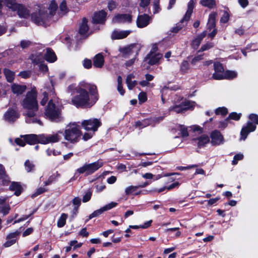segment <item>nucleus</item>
Instances as JSON below:
<instances>
[{
    "mask_svg": "<svg viewBox=\"0 0 258 258\" xmlns=\"http://www.w3.org/2000/svg\"><path fill=\"white\" fill-rule=\"evenodd\" d=\"M45 60L49 62H54L56 59V56L54 51L50 48H47L44 54Z\"/></svg>",
    "mask_w": 258,
    "mask_h": 258,
    "instance_id": "obj_24",
    "label": "nucleus"
},
{
    "mask_svg": "<svg viewBox=\"0 0 258 258\" xmlns=\"http://www.w3.org/2000/svg\"><path fill=\"white\" fill-rule=\"evenodd\" d=\"M117 4L113 1H109L108 3V8L109 11H112L116 8Z\"/></svg>",
    "mask_w": 258,
    "mask_h": 258,
    "instance_id": "obj_62",
    "label": "nucleus"
},
{
    "mask_svg": "<svg viewBox=\"0 0 258 258\" xmlns=\"http://www.w3.org/2000/svg\"><path fill=\"white\" fill-rule=\"evenodd\" d=\"M92 61L91 60L88 59H85L83 61V66L86 69H90L92 67Z\"/></svg>",
    "mask_w": 258,
    "mask_h": 258,
    "instance_id": "obj_64",
    "label": "nucleus"
},
{
    "mask_svg": "<svg viewBox=\"0 0 258 258\" xmlns=\"http://www.w3.org/2000/svg\"><path fill=\"white\" fill-rule=\"evenodd\" d=\"M228 113V110L226 107H219L215 110V113L217 115H225Z\"/></svg>",
    "mask_w": 258,
    "mask_h": 258,
    "instance_id": "obj_47",
    "label": "nucleus"
},
{
    "mask_svg": "<svg viewBox=\"0 0 258 258\" xmlns=\"http://www.w3.org/2000/svg\"><path fill=\"white\" fill-rule=\"evenodd\" d=\"M81 132L78 125L74 122L68 125L64 131V138L71 143L75 144L81 139Z\"/></svg>",
    "mask_w": 258,
    "mask_h": 258,
    "instance_id": "obj_5",
    "label": "nucleus"
},
{
    "mask_svg": "<svg viewBox=\"0 0 258 258\" xmlns=\"http://www.w3.org/2000/svg\"><path fill=\"white\" fill-rule=\"evenodd\" d=\"M229 18V14L226 12L224 11V14L220 19V22L223 23H227Z\"/></svg>",
    "mask_w": 258,
    "mask_h": 258,
    "instance_id": "obj_60",
    "label": "nucleus"
},
{
    "mask_svg": "<svg viewBox=\"0 0 258 258\" xmlns=\"http://www.w3.org/2000/svg\"><path fill=\"white\" fill-rule=\"evenodd\" d=\"M178 130L180 132L181 138L184 139L188 137L189 134L187 131V127L183 125H179L177 127Z\"/></svg>",
    "mask_w": 258,
    "mask_h": 258,
    "instance_id": "obj_38",
    "label": "nucleus"
},
{
    "mask_svg": "<svg viewBox=\"0 0 258 258\" xmlns=\"http://www.w3.org/2000/svg\"><path fill=\"white\" fill-rule=\"evenodd\" d=\"M68 90L72 94H77L72 99V104L77 107L90 108L98 99L96 86L85 82L77 85L72 84Z\"/></svg>",
    "mask_w": 258,
    "mask_h": 258,
    "instance_id": "obj_1",
    "label": "nucleus"
},
{
    "mask_svg": "<svg viewBox=\"0 0 258 258\" xmlns=\"http://www.w3.org/2000/svg\"><path fill=\"white\" fill-rule=\"evenodd\" d=\"M196 102L179 98L177 101L175 102V104L173 107L169 109V111H173L176 113H181L187 109H193L196 106Z\"/></svg>",
    "mask_w": 258,
    "mask_h": 258,
    "instance_id": "obj_7",
    "label": "nucleus"
},
{
    "mask_svg": "<svg viewBox=\"0 0 258 258\" xmlns=\"http://www.w3.org/2000/svg\"><path fill=\"white\" fill-rule=\"evenodd\" d=\"M156 48V47H153L146 58L148 60V63L150 65L158 64L162 58L163 55L161 53H155Z\"/></svg>",
    "mask_w": 258,
    "mask_h": 258,
    "instance_id": "obj_12",
    "label": "nucleus"
},
{
    "mask_svg": "<svg viewBox=\"0 0 258 258\" xmlns=\"http://www.w3.org/2000/svg\"><path fill=\"white\" fill-rule=\"evenodd\" d=\"M68 218V215L62 213L57 222V227L59 228L63 227L66 224V219Z\"/></svg>",
    "mask_w": 258,
    "mask_h": 258,
    "instance_id": "obj_39",
    "label": "nucleus"
},
{
    "mask_svg": "<svg viewBox=\"0 0 258 258\" xmlns=\"http://www.w3.org/2000/svg\"><path fill=\"white\" fill-rule=\"evenodd\" d=\"M189 68V64L188 61L183 60L180 64L179 71L180 73L184 75L188 73Z\"/></svg>",
    "mask_w": 258,
    "mask_h": 258,
    "instance_id": "obj_34",
    "label": "nucleus"
},
{
    "mask_svg": "<svg viewBox=\"0 0 258 258\" xmlns=\"http://www.w3.org/2000/svg\"><path fill=\"white\" fill-rule=\"evenodd\" d=\"M131 32V31H114L111 35V38L112 39H123L126 37Z\"/></svg>",
    "mask_w": 258,
    "mask_h": 258,
    "instance_id": "obj_19",
    "label": "nucleus"
},
{
    "mask_svg": "<svg viewBox=\"0 0 258 258\" xmlns=\"http://www.w3.org/2000/svg\"><path fill=\"white\" fill-rule=\"evenodd\" d=\"M194 133L198 132L201 134L203 132V128L198 125H193L189 127Z\"/></svg>",
    "mask_w": 258,
    "mask_h": 258,
    "instance_id": "obj_50",
    "label": "nucleus"
},
{
    "mask_svg": "<svg viewBox=\"0 0 258 258\" xmlns=\"http://www.w3.org/2000/svg\"><path fill=\"white\" fill-rule=\"evenodd\" d=\"M107 13L104 10H101L94 13L92 17L94 24H103L106 21Z\"/></svg>",
    "mask_w": 258,
    "mask_h": 258,
    "instance_id": "obj_13",
    "label": "nucleus"
},
{
    "mask_svg": "<svg viewBox=\"0 0 258 258\" xmlns=\"http://www.w3.org/2000/svg\"><path fill=\"white\" fill-rule=\"evenodd\" d=\"M82 127L87 131L95 132L101 125V122L97 118L84 120L81 123Z\"/></svg>",
    "mask_w": 258,
    "mask_h": 258,
    "instance_id": "obj_10",
    "label": "nucleus"
},
{
    "mask_svg": "<svg viewBox=\"0 0 258 258\" xmlns=\"http://www.w3.org/2000/svg\"><path fill=\"white\" fill-rule=\"evenodd\" d=\"M163 117H154L150 118H146L142 121H138L135 122V126L139 128H143L149 125L155 126L156 123L162 120Z\"/></svg>",
    "mask_w": 258,
    "mask_h": 258,
    "instance_id": "obj_11",
    "label": "nucleus"
},
{
    "mask_svg": "<svg viewBox=\"0 0 258 258\" xmlns=\"http://www.w3.org/2000/svg\"><path fill=\"white\" fill-rule=\"evenodd\" d=\"M0 182L3 186H7L10 183V177L7 174L0 177Z\"/></svg>",
    "mask_w": 258,
    "mask_h": 258,
    "instance_id": "obj_42",
    "label": "nucleus"
},
{
    "mask_svg": "<svg viewBox=\"0 0 258 258\" xmlns=\"http://www.w3.org/2000/svg\"><path fill=\"white\" fill-rule=\"evenodd\" d=\"M151 18L147 14L139 15L137 20V25L139 28L146 27L150 22Z\"/></svg>",
    "mask_w": 258,
    "mask_h": 258,
    "instance_id": "obj_16",
    "label": "nucleus"
},
{
    "mask_svg": "<svg viewBox=\"0 0 258 258\" xmlns=\"http://www.w3.org/2000/svg\"><path fill=\"white\" fill-rule=\"evenodd\" d=\"M249 118L253 123L248 121L246 124L242 126L240 131V140L244 141L250 133L256 130V124H258V115L255 114H251L249 115Z\"/></svg>",
    "mask_w": 258,
    "mask_h": 258,
    "instance_id": "obj_6",
    "label": "nucleus"
},
{
    "mask_svg": "<svg viewBox=\"0 0 258 258\" xmlns=\"http://www.w3.org/2000/svg\"><path fill=\"white\" fill-rule=\"evenodd\" d=\"M16 242V240L14 239H7V241L3 245L5 247H9L14 244Z\"/></svg>",
    "mask_w": 258,
    "mask_h": 258,
    "instance_id": "obj_63",
    "label": "nucleus"
},
{
    "mask_svg": "<svg viewBox=\"0 0 258 258\" xmlns=\"http://www.w3.org/2000/svg\"><path fill=\"white\" fill-rule=\"evenodd\" d=\"M89 132L85 133L84 135L83 136V139L87 141L88 140L92 138V137L94 135V132H91V131H88Z\"/></svg>",
    "mask_w": 258,
    "mask_h": 258,
    "instance_id": "obj_58",
    "label": "nucleus"
},
{
    "mask_svg": "<svg viewBox=\"0 0 258 258\" xmlns=\"http://www.w3.org/2000/svg\"><path fill=\"white\" fill-rule=\"evenodd\" d=\"M104 212H105V210H104L103 208L102 207L100 209L97 210L95 211H94L92 214H91L89 216L88 219H87L86 220V222H87L89 220H90L92 219L94 217H97L99 216L100 215L102 214Z\"/></svg>",
    "mask_w": 258,
    "mask_h": 258,
    "instance_id": "obj_41",
    "label": "nucleus"
},
{
    "mask_svg": "<svg viewBox=\"0 0 258 258\" xmlns=\"http://www.w3.org/2000/svg\"><path fill=\"white\" fill-rule=\"evenodd\" d=\"M237 74L235 71H227L223 74L222 79H232L237 77Z\"/></svg>",
    "mask_w": 258,
    "mask_h": 258,
    "instance_id": "obj_36",
    "label": "nucleus"
},
{
    "mask_svg": "<svg viewBox=\"0 0 258 258\" xmlns=\"http://www.w3.org/2000/svg\"><path fill=\"white\" fill-rule=\"evenodd\" d=\"M195 7V4L193 0H190L187 5V11L183 18V19L181 20V23H183L184 22L188 21L190 18V16L192 13L193 9Z\"/></svg>",
    "mask_w": 258,
    "mask_h": 258,
    "instance_id": "obj_21",
    "label": "nucleus"
},
{
    "mask_svg": "<svg viewBox=\"0 0 258 258\" xmlns=\"http://www.w3.org/2000/svg\"><path fill=\"white\" fill-rule=\"evenodd\" d=\"M37 92L35 87L31 91L27 92L25 97L21 104L23 108L26 109L25 113L26 121L27 123H37L42 125L41 121L34 118L38 111V102L37 100Z\"/></svg>",
    "mask_w": 258,
    "mask_h": 258,
    "instance_id": "obj_2",
    "label": "nucleus"
},
{
    "mask_svg": "<svg viewBox=\"0 0 258 258\" xmlns=\"http://www.w3.org/2000/svg\"><path fill=\"white\" fill-rule=\"evenodd\" d=\"M204 54H198L196 55L191 60V63L192 65H196L198 62L203 59V56Z\"/></svg>",
    "mask_w": 258,
    "mask_h": 258,
    "instance_id": "obj_48",
    "label": "nucleus"
},
{
    "mask_svg": "<svg viewBox=\"0 0 258 258\" xmlns=\"http://www.w3.org/2000/svg\"><path fill=\"white\" fill-rule=\"evenodd\" d=\"M32 21L38 25L46 26V22L49 20V16L47 11L44 9H40L31 15Z\"/></svg>",
    "mask_w": 258,
    "mask_h": 258,
    "instance_id": "obj_9",
    "label": "nucleus"
},
{
    "mask_svg": "<svg viewBox=\"0 0 258 258\" xmlns=\"http://www.w3.org/2000/svg\"><path fill=\"white\" fill-rule=\"evenodd\" d=\"M211 138L213 144L220 145L224 143V138L221 133L217 130H215L211 133Z\"/></svg>",
    "mask_w": 258,
    "mask_h": 258,
    "instance_id": "obj_17",
    "label": "nucleus"
},
{
    "mask_svg": "<svg viewBox=\"0 0 258 258\" xmlns=\"http://www.w3.org/2000/svg\"><path fill=\"white\" fill-rule=\"evenodd\" d=\"M193 141L198 145H205L210 143V139L208 135H203L197 139H194Z\"/></svg>",
    "mask_w": 258,
    "mask_h": 258,
    "instance_id": "obj_29",
    "label": "nucleus"
},
{
    "mask_svg": "<svg viewBox=\"0 0 258 258\" xmlns=\"http://www.w3.org/2000/svg\"><path fill=\"white\" fill-rule=\"evenodd\" d=\"M217 16L216 12H213L209 15L208 22L216 24V18Z\"/></svg>",
    "mask_w": 258,
    "mask_h": 258,
    "instance_id": "obj_55",
    "label": "nucleus"
},
{
    "mask_svg": "<svg viewBox=\"0 0 258 258\" xmlns=\"http://www.w3.org/2000/svg\"><path fill=\"white\" fill-rule=\"evenodd\" d=\"M9 189L11 191H14L15 195L17 197L19 196L23 191V188L20 183L16 181L11 182L9 186Z\"/></svg>",
    "mask_w": 258,
    "mask_h": 258,
    "instance_id": "obj_20",
    "label": "nucleus"
},
{
    "mask_svg": "<svg viewBox=\"0 0 258 258\" xmlns=\"http://www.w3.org/2000/svg\"><path fill=\"white\" fill-rule=\"evenodd\" d=\"M18 117L19 114L14 109L9 110L4 115L5 119L9 122L14 121Z\"/></svg>",
    "mask_w": 258,
    "mask_h": 258,
    "instance_id": "obj_22",
    "label": "nucleus"
},
{
    "mask_svg": "<svg viewBox=\"0 0 258 258\" xmlns=\"http://www.w3.org/2000/svg\"><path fill=\"white\" fill-rule=\"evenodd\" d=\"M244 156L241 153L236 154L233 157V160L232 161V164L233 165H236L238 161L241 160L243 159Z\"/></svg>",
    "mask_w": 258,
    "mask_h": 258,
    "instance_id": "obj_45",
    "label": "nucleus"
},
{
    "mask_svg": "<svg viewBox=\"0 0 258 258\" xmlns=\"http://www.w3.org/2000/svg\"><path fill=\"white\" fill-rule=\"evenodd\" d=\"M200 4L209 9H212L216 6V2L215 0H201Z\"/></svg>",
    "mask_w": 258,
    "mask_h": 258,
    "instance_id": "obj_35",
    "label": "nucleus"
},
{
    "mask_svg": "<svg viewBox=\"0 0 258 258\" xmlns=\"http://www.w3.org/2000/svg\"><path fill=\"white\" fill-rule=\"evenodd\" d=\"M117 204L115 202H111L110 203L105 205V206L103 207L104 210L105 211L109 210L111 209L112 208L116 207L117 206Z\"/></svg>",
    "mask_w": 258,
    "mask_h": 258,
    "instance_id": "obj_61",
    "label": "nucleus"
},
{
    "mask_svg": "<svg viewBox=\"0 0 258 258\" xmlns=\"http://www.w3.org/2000/svg\"><path fill=\"white\" fill-rule=\"evenodd\" d=\"M215 72L212 78L215 80H222L223 74L224 73L222 65L219 62H215L214 64Z\"/></svg>",
    "mask_w": 258,
    "mask_h": 258,
    "instance_id": "obj_15",
    "label": "nucleus"
},
{
    "mask_svg": "<svg viewBox=\"0 0 258 258\" xmlns=\"http://www.w3.org/2000/svg\"><path fill=\"white\" fill-rule=\"evenodd\" d=\"M87 22L88 21L86 18L83 19L79 29V33L82 35L85 34L88 31L89 27L87 25Z\"/></svg>",
    "mask_w": 258,
    "mask_h": 258,
    "instance_id": "obj_33",
    "label": "nucleus"
},
{
    "mask_svg": "<svg viewBox=\"0 0 258 258\" xmlns=\"http://www.w3.org/2000/svg\"><path fill=\"white\" fill-rule=\"evenodd\" d=\"M21 231L16 230L14 232L9 233L6 237V239H14L16 241L17 240V237L20 234Z\"/></svg>",
    "mask_w": 258,
    "mask_h": 258,
    "instance_id": "obj_43",
    "label": "nucleus"
},
{
    "mask_svg": "<svg viewBox=\"0 0 258 258\" xmlns=\"http://www.w3.org/2000/svg\"><path fill=\"white\" fill-rule=\"evenodd\" d=\"M62 132L59 131L58 133L51 135L41 134L37 135L35 134H30L20 136V138L15 139V143L17 145H25V144L30 145L35 144H47L55 143L58 142L61 138L59 134Z\"/></svg>",
    "mask_w": 258,
    "mask_h": 258,
    "instance_id": "obj_3",
    "label": "nucleus"
},
{
    "mask_svg": "<svg viewBox=\"0 0 258 258\" xmlns=\"http://www.w3.org/2000/svg\"><path fill=\"white\" fill-rule=\"evenodd\" d=\"M175 175H180V173H178V172H170V173H163V174H158L156 177L155 179L158 180L162 177H168V176H171Z\"/></svg>",
    "mask_w": 258,
    "mask_h": 258,
    "instance_id": "obj_51",
    "label": "nucleus"
},
{
    "mask_svg": "<svg viewBox=\"0 0 258 258\" xmlns=\"http://www.w3.org/2000/svg\"><path fill=\"white\" fill-rule=\"evenodd\" d=\"M16 11L20 18H27L29 17V11L21 5H19V8L16 9Z\"/></svg>",
    "mask_w": 258,
    "mask_h": 258,
    "instance_id": "obj_28",
    "label": "nucleus"
},
{
    "mask_svg": "<svg viewBox=\"0 0 258 258\" xmlns=\"http://www.w3.org/2000/svg\"><path fill=\"white\" fill-rule=\"evenodd\" d=\"M207 32L206 31L203 32L199 34L197 37L193 40L191 42V46L194 49H197L201 43L203 38L206 36Z\"/></svg>",
    "mask_w": 258,
    "mask_h": 258,
    "instance_id": "obj_27",
    "label": "nucleus"
},
{
    "mask_svg": "<svg viewBox=\"0 0 258 258\" xmlns=\"http://www.w3.org/2000/svg\"><path fill=\"white\" fill-rule=\"evenodd\" d=\"M138 99L140 103H143L147 101V97L145 92H142L138 95Z\"/></svg>",
    "mask_w": 258,
    "mask_h": 258,
    "instance_id": "obj_52",
    "label": "nucleus"
},
{
    "mask_svg": "<svg viewBox=\"0 0 258 258\" xmlns=\"http://www.w3.org/2000/svg\"><path fill=\"white\" fill-rule=\"evenodd\" d=\"M12 92L17 95H21L26 90V85H21L17 84H13L11 86Z\"/></svg>",
    "mask_w": 258,
    "mask_h": 258,
    "instance_id": "obj_23",
    "label": "nucleus"
},
{
    "mask_svg": "<svg viewBox=\"0 0 258 258\" xmlns=\"http://www.w3.org/2000/svg\"><path fill=\"white\" fill-rule=\"evenodd\" d=\"M213 47V44L212 43H207L201 47L200 51H204L208 50Z\"/></svg>",
    "mask_w": 258,
    "mask_h": 258,
    "instance_id": "obj_59",
    "label": "nucleus"
},
{
    "mask_svg": "<svg viewBox=\"0 0 258 258\" xmlns=\"http://www.w3.org/2000/svg\"><path fill=\"white\" fill-rule=\"evenodd\" d=\"M25 169L27 172L32 171L34 169V165L31 163L29 160H27L25 162Z\"/></svg>",
    "mask_w": 258,
    "mask_h": 258,
    "instance_id": "obj_46",
    "label": "nucleus"
},
{
    "mask_svg": "<svg viewBox=\"0 0 258 258\" xmlns=\"http://www.w3.org/2000/svg\"><path fill=\"white\" fill-rule=\"evenodd\" d=\"M67 10L66 2L63 0L59 5L57 13L58 16L55 17V20H58L60 17L64 15L67 12Z\"/></svg>",
    "mask_w": 258,
    "mask_h": 258,
    "instance_id": "obj_30",
    "label": "nucleus"
},
{
    "mask_svg": "<svg viewBox=\"0 0 258 258\" xmlns=\"http://www.w3.org/2000/svg\"><path fill=\"white\" fill-rule=\"evenodd\" d=\"M44 57L42 52L39 51L32 54L30 56V59L34 64H38L43 61Z\"/></svg>",
    "mask_w": 258,
    "mask_h": 258,
    "instance_id": "obj_26",
    "label": "nucleus"
},
{
    "mask_svg": "<svg viewBox=\"0 0 258 258\" xmlns=\"http://www.w3.org/2000/svg\"><path fill=\"white\" fill-rule=\"evenodd\" d=\"M135 78V76L133 74L127 75L126 79V83L127 86L130 90H132L137 85V81L134 80L132 81Z\"/></svg>",
    "mask_w": 258,
    "mask_h": 258,
    "instance_id": "obj_31",
    "label": "nucleus"
},
{
    "mask_svg": "<svg viewBox=\"0 0 258 258\" xmlns=\"http://www.w3.org/2000/svg\"><path fill=\"white\" fill-rule=\"evenodd\" d=\"M47 11H48L47 14L49 16V20L52 19L53 21H56L57 20H55V17L58 16L57 14L58 11V7L57 4L54 0L50 2L47 9Z\"/></svg>",
    "mask_w": 258,
    "mask_h": 258,
    "instance_id": "obj_14",
    "label": "nucleus"
},
{
    "mask_svg": "<svg viewBox=\"0 0 258 258\" xmlns=\"http://www.w3.org/2000/svg\"><path fill=\"white\" fill-rule=\"evenodd\" d=\"M139 188V186L131 185L127 187L125 190L126 195H139L141 194V191H137L138 189Z\"/></svg>",
    "mask_w": 258,
    "mask_h": 258,
    "instance_id": "obj_32",
    "label": "nucleus"
},
{
    "mask_svg": "<svg viewBox=\"0 0 258 258\" xmlns=\"http://www.w3.org/2000/svg\"><path fill=\"white\" fill-rule=\"evenodd\" d=\"M103 165L101 161L97 160L92 163H85L83 166L78 168L77 172L79 174L85 173L86 176L92 174Z\"/></svg>",
    "mask_w": 258,
    "mask_h": 258,
    "instance_id": "obj_8",
    "label": "nucleus"
},
{
    "mask_svg": "<svg viewBox=\"0 0 258 258\" xmlns=\"http://www.w3.org/2000/svg\"><path fill=\"white\" fill-rule=\"evenodd\" d=\"M4 74L5 75V77L7 79V80L9 82H12L14 79L15 76V73L14 72L11 71V70L5 69L4 71Z\"/></svg>",
    "mask_w": 258,
    "mask_h": 258,
    "instance_id": "obj_40",
    "label": "nucleus"
},
{
    "mask_svg": "<svg viewBox=\"0 0 258 258\" xmlns=\"http://www.w3.org/2000/svg\"><path fill=\"white\" fill-rule=\"evenodd\" d=\"M161 11L159 6V0H155L153 3V13H158Z\"/></svg>",
    "mask_w": 258,
    "mask_h": 258,
    "instance_id": "obj_49",
    "label": "nucleus"
},
{
    "mask_svg": "<svg viewBox=\"0 0 258 258\" xmlns=\"http://www.w3.org/2000/svg\"><path fill=\"white\" fill-rule=\"evenodd\" d=\"M92 191H91L90 190H88L86 194L85 195H84L83 197V202L84 203H86L88 201H89L91 198V196H92Z\"/></svg>",
    "mask_w": 258,
    "mask_h": 258,
    "instance_id": "obj_56",
    "label": "nucleus"
},
{
    "mask_svg": "<svg viewBox=\"0 0 258 258\" xmlns=\"http://www.w3.org/2000/svg\"><path fill=\"white\" fill-rule=\"evenodd\" d=\"M104 62V57L101 53L96 54L93 58V65L96 68H101Z\"/></svg>",
    "mask_w": 258,
    "mask_h": 258,
    "instance_id": "obj_25",
    "label": "nucleus"
},
{
    "mask_svg": "<svg viewBox=\"0 0 258 258\" xmlns=\"http://www.w3.org/2000/svg\"><path fill=\"white\" fill-rule=\"evenodd\" d=\"M45 115L52 121L58 122L61 120V106L55 100H50L45 108Z\"/></svg>",
    "mask_w": 258,
    "mask_h": 258,
    "instance_id": "obj_4",
    "label": "nucleus"
},
{
    "mask_svg": "<svg viewBox=\"0 0 258 258\" xmlns=\"http://www.w3.org/2000/svg\"><path fill=\"white\" fill-rule=\"evenodd\" d=\"M11 208L9 205H0V213H2L4 215L8 214L10 212Z\"/></svg>",
    "mask_w": 258,
    "mask_h": 258,
    "instance_id": "obj_44",
    "label": "nucleus"
},
{
    "mask_svg": "<svg viewBox=\"0 0 258 258\" xmlns=\"http://www.w3.org/2000/svg\"><path fill=\"white\" fill-rule=\"evenodd\" d=\"M132 21V16L130 14H118L112 19L113 23H130Z\"/></svg>",
    "mask_w": 258,
    "mask_h": 258,
    "instance_id": "obj_18",
    "label": "nucleus"
},
{
    "mask_svg": "<svg viewBox=\"0 0 258 258\" xmlns=\"http://www.w3.org/2000/svg\"><path fill=\"white\" fill-rule=\"evenodd\" d=\"M48 92H49V91L47 89H46V90H45L43 93V98L40 102V104L42 106L45 105L48 100Z\"/></svg>",
    "mask_w": 258,
    "mask_h": 258,
    "instance_id": "obj_53",
    "label": "nucleus"
},
{
    "mask_svg": "<svg viewBox=\"0 0 258 258\" xmlns=\"http://www.w3.org/2000/svg\"><path fill=\"white\" fill-rule=\"evenodd\" d=\"M5 4L6 6L13 11H16V9L19 8L20 5L16 3L14 0H6Z\"/></svg>",
    "mask_w": 258,
    "mask_h": 258,
    "instance_id": "obj_37",
    "label": "nucleus"
},
{
    "mask_svg": "<svg viewBox=\"0 0 258 258\" xmlns=\"http://www.w3.org/2000/svg\"><path fill=\"white\" fill-rule=\"evenodd\" d=\"M241 115V113L238 114L236 112H232L229 114L227 118L228 120L229 119H232L235 120H238L240 119Z\"/></svg>",
    "mask_w": 258,
    "mask_h": 258,
    "instance_id": "obj_54",
    "label": "nucleus"
},
{
    "mask_svg": "<svg viewBox=\"0 0 258 258\" xmlns=\"http://www.w3.org/2000/svg\"><path fill=\"white\" fill-rule=\"evenodd\" d=\"M220 197H218L215 198L210 199L208 200H205V202H207L208 206H211L216 204L220 200Z\"/></svg>",
    "mask_w": 258,
    "mask_h": 258,
    "instance_id": "obj_57",
    "label": "nucleus"
}]
</instances>
